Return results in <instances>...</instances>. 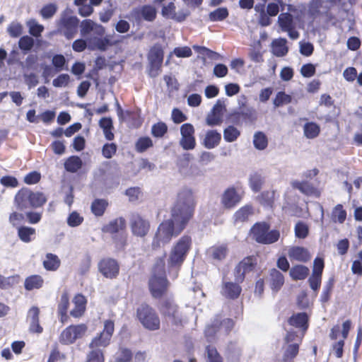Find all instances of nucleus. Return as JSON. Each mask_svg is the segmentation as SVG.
I'll return each instance as SVG.
<instances>
[{
  "label": "nucleus",
  "instance_id": "nucleus-24",
  "mask_svg": "<svg viewBox=\"0 0 362 362\" xmlns=\"http://www.w3.org/2000/svg\"><path fill=\"white\" fill-rule=\"evenodd\" d=\"M221 135L216 130H209L205 135L203 145L208 149H211L218 146L221 141Z\"/></svg>",
  "mask_w": 362,
  "mask_h": 362
},
{
  "label": "nucleus",
  "instance_id": "nucleus-43",
  "mask_svg": "<svg viewBox=\"0 0 362 362\" xmlns=\"http://www.w3.org/2000/svg\"><path fill=\"white\" fill-rule=\"evenodd\" d=\"M219 319L216 318L211 325H209L205 329V336L209 341H213L215 339V336L219 329Z\"/></svg>",
  "mask_w": 362,
  "mask_h": 362
},
{
  "label": "nucleus",
  "instance_id": "nucleus-22",
  "mask_svg": "<svg viewBox=\"0 0 362 362\" xmlns=\"http://www.w3.org/2000/svg\"><path fill=\"white\" fill-rule=\"evenodd\" d=\"M286 44L287 40L286 38L279 37L274 40L272 42V52L273 54L277 57L286 56L288 52V47Z\"/></svg>",
  "mask_w": 362,
  "mask_h": 362
},
{
  "label": "nucleus",
  "instance_id": "nucleus-59",
  "mask_svg": "<svg viewBox=\"0 0 362 362\" xmlns=\"http://www.w3.org/2000/svg\"><path fill=\"white\" fill-rule=\"evenodd\" d=\"M299 346L298 344L288 345L284 354V360L288 361L294 358L298 353Z\"/></svg>",
  "mask_w": 362,
  "mask_h": 362
},
{
  "label": "nucleus",
  "instance_id": "nucleus-9",
  "mask_svg": "<svg viewBox=\"0 0 362 362\" xmlns=\"http://www.w3.org/2000/svg\"><path fill=\"white\" fill-rule=\"evenodd\" d=\"M86 331L87 327L84 324L70 325L62 332L59 336V341L62 344H71L76 339L82 338Z\"/></svg>",
  "mask_w": 362,
  "mask_h": 362
},
{
  "label": "nucleus",
  "instance_id": "nucleus-32",
  "mask_svg": "<svg viewBox=\"0 0 362 362\" xmlns=\"http://www.w3.org/2000/svg\"><path fill=\"white\" fill-rule=\"evenodd\" d=\"M82 160L77 156H71L64 163V168L70 173H76L82 167Z\"/></svg>",
  "mask_w": 362,
  "mask_h": 362
},
{
  "label": "nucleus",
  "instance_id": "nucleus-61",
  "mask_svg": "<svg viewBox=\"0 0 362 362\" xmlns=\"http://www.w3.org/2000/svg\"><path fill=\"white\" fill-rule=\"evenodd\" d=\"M206 122V124L211 127L219 125L223 122V116L221 114H216L211 111L207 115Z\"/></svg>",
  "mask_w": 362,
  "mask_h": 362
},
{
  "label": "nucleus",
  "instance_id": "nucleus-11",
  "mask_svg": "<svg viewBox=\"0 0 362 362\" xmlns=\"http://www.w3.org/2000/svg\"><path fill=\"white\" fill-rule=\"evenodd\" d=\"M129 226L131 231L134 236L144 238L150 229V223L138 214H133L130 216Z\"/></svg>",
  "mask_w": 362,
  "mask_h": 362
},
{
  "label": "nucleus",
  "instance_id": "nucleus-46",
  "mask_svg": "<svg viewBox=\"0 0 362 362\" xmlns=\"http://www.w3.org/2000/svg\"><path fill=\"white\" fill-rule=\"evenodd\" d=\"M35 44L34 39L28 35L22 36L18 40V47L24 53L30 51Z\"/></svg>",
  "mask_w": 362,
  "mask_h": 362
},
{
  "label": "nucleus",
  "instance_id": "nucleus-38",
  "mask_svg": "<svg viewBox=\"0 0 362 362\" xmlns=\"http://www.w3.org/2000/svg\"><path fill=\"white\" fill-rule=\"evenodd\" d=\"M346 218V211L343 209V206L340 204L336 205L331 215V218L334 223H343Z\"/></svg>",
  "mask_w": 362,
  "mask_h": 362
},
{
  "label": "nucleus",
  "instance_id": "nucleus-42",
  "mask_svg": "<svg viewBox=\"0 0 362 362\" xmlns=\"http://www.w3.org/2000/svg\"><path fill=\"white\" fill-rule=\"evenodd\" d=\"M291 101V95L286 94L284 91H279L276 93V97L273 100V104L276 108L289 104Z\"/></svg>",
  "mask_w": 362,
  "mask_h": 362
},
{
  "label": "nucleus",
  "instance_id": "nucleus-33",
  "mask_svg": "<svg viewBox=\"0 0 362 362\" xmlns=\"http://www.w3.org/2000/svg\"><path fill=\"white\" fill-rule=\"evenodd\" d=\"M320 132V126L313 122H306L303 126L304 136L310 139L316 138Z\"/></svg>",
  "mask_w": 362,
  "mask_h": 362
},
{
  "label": "nucleus",
  "instance_id": "nucleus-62",
  "mask_svg": "<svg viewBox=\"0 0 362 362\" xmlns=\"http://www.w3.org/2000/svg\"><path fill=\"white\" fill-rule=\"evenodd\" d=\"M193 49L199 54L206 56L209 59H217L218 57V53H216L205 47L194 45V46H193Z\"/></svg>",
  "mask_w": 362,
  "mask_h": 362
},
{
  "label": "nucleus",
  "instance_id": "nucleus-48",
  "mask_svg": "<svg viewBox=\"0 0 362 362\" xmlns=\"http://www.w3.org/2000/svg\"><path fill=\"white\" fill-rule=\"evenodd\" d=\"M116 362H129L132 358V353L130 349L120 347L115 356Z\"/></svg>",
  "mask_w": 362,
  "mask_h": 362
},
{
  "label": "nucleus",
  "instance_id": "nucleus-64",
  "mask_svg": "<svg viewBox=\"0 0 362 362\" xmlns=\"http://www.w3.org/2000/svg\"><path fill=\"white\" fill-rule=\"evenodd\" d=\"M351 271L355 274H362V250L357 255V259L352 263Z\"/></svg>",
  "mask_w": 362,
  "mask_h": 362
},
{
  "label": "nucleus",
  "instance_id": "nucleus-18",
  "mask_svg": "<svg viewBox=\"0 0 362 362\" xmlns=\"http://www.w3.org/2000/svg\"><path fill=\"white\" fill-rule=\"evenodd\" d=\"M17 209L26 211L32 209L31 190L28 188H23L18 192L14 199Z\"/></svg>",
  "mask_w": 362,
  "mask_h": 362
},
{
  "label": "nucleus",
  "instance_id": "nucleus-60",
  "mask_svg": "<svg viewBox=\"0 0 362 362\" xmlns=\"http://www.w3.org/2000/svg\"><path fill=\"white\" fill-rule=\"evenodd\" d=\"M83 221V218L78 212H71L67 218V224L70 227H77Z\"/></svg>",
  "mask_w": 362,
  "mask_h": 362
},
{
  "label": "nucleus",
  "instance_id": "nucleus-39",
  "mask_svg": "<svg viewBox=\"0 0 362 362\" xmlns=\"http://www.w3.org/2000/svg\"><path fill=\"white\" fill-rule=\"evenodd\" d=\"M253 144L258 150H264L268 145V140L266 134L262 132H257L253 136Z\"/></svg>",
  "mask_w": 362,
  "mask_h": 362
},
{
  "label": "nucleus",
  "instance_id": "nucleus-63",
  "mask_svg": "<svg viewBox=\"0 0 362 362\" xmlns=\"http://www.w3.org/2000/svg\"><path fill=\"white\" fill-rule=\"evenodd\" d=\"M86 362H104L103 351L99 349L91 351L87 356Z\"/></svg>",
  "mask_w": 362,
  "mask_h": 362
},
{
  "label": "nucleus",
  "instance_id": "nucleus-8",
  "mask_svg": "<svg viewBox=\"0 0 362 362\" xmlns=\"http://www.w3.org/2000/svg\"><path fill=\"white\" fill-rule=\"evenodd\" d=\"M149 63L148 75L151 78L157 77L161 69L163 61V51L160 45H153L149 50L147 56Z\"/></svg>",
  "mask_w": 362,
  "mask_h": 362
},
{
  "label": "nucleus",
  "instance_id": "nucleus-4",
  "mask_svg": "<svg viewBox=\"0 0 362 362\" xmlns=\"http://www.w3.org/2000/svg\"><path fill=\"white\" fill-rule=\"evenodd\" d=\"M71 13L72 11L67 8L60 13L59 19L55 21L57 29L54 32L68 40H72L76 35L79 25V19L71 15Z\"/></svg>",
  "mask_w": 362,
  "mask_h": 362
},
{
  "label": "nucleus",
  "instance_id": "nucleus-26",
  "mask_svg": "<svg viewBox=\"0 0 362 362\" xmlns=\"http://www.w3.org/2000/svg\"><path fill=\"white\" fill-rule=\"evenodd\" d=\"M126 227V221L124 218L119 217L111 221L103 227V231L109 233H117Z\"/></svg>",
  "mask_w": 362,
  "mask_h": 362
},
{
  "label": "nucleus",
  "instance_id": "nucleus-58",
  "mask_svg": "<svg viewBox=\"0 0 362 362\" xmlns=\"http://www.w3.org/2000/svg\"><path fill=\"white\" fill-rule=\"evenodd\" d=\"M295 235L300 239L305 238L308 235V227L302 221H298L295 226Z\"/></svg>",
  "mask_w": 362,
  "mask_h": 362
},
{
  "label": "nucleus",
  "instance_id": "nucleus-3",
  "mask_svg": "<svg viewBox=\"0 0 362 362\" xmlns=\"http://www.w3.org/2000/svg\"><path fill=\"white\" fill-rule=\"evenodd\" d=\"M169 282L166 278L165 263L158 259L153 268L152 276L149 279L148 286L153 298H159L167 291Z\"/></svg>",
  "mask_w": 362,
  "mask_h": 362
},
{
  "label": "nucleus",
  "instance_id": "nucleus-53",
  "mask_svg": "<svg viewBox=\"0 0 362 362\" xmlns=\"http://www.w3.org/2000/svg\"><path fill=\"white\" fill-rule=\"evenodd\" d=\"M152 146V140L146 136L139 138L136 143L135 148L137 152L143 153Z\"/></svg>",
  "mask_w": 362,
  "mask_h": 362
},
{
  "label": "nucleus",
  "instance_id": "nucleus-14",
  "mask_svg": "<svg viewBox=\"0 0 362 362\" xmlns=\"http://www.w3.org/2000/svg\"><path fill=\"white\" fill-rule=\"evenodd\" d=\"M161 313L168 318L173 324L179 325L182 322V317L177 306L173 300L168 299L164 300L160 308Z\"/></svg>",
  "mask_w": 362,
  "mask_h": 362
},
{
  "label": "nucleus",
  "instance_id": "nucleus-56",
  "mask_svg": "<svg viewBox=\"0 0 362 362\" xmlns=\"http://www.w3.org/2000/svg\"><path fill=\"white\" fill-rule=\"evenodd\" d=\"M18 276L5 277L0 274V288L7 289L18 283Z\"/></svg>",
  "mask_w": 362,
  "mask_h": 362
},
{
  "label": "nucleus",
  "instance_id": "nucleus-52",
  "mask_svg": "<svg viewBox=\"0 0 362 362\" xmlns=\"http://www.w3.org/2000/svg\"><path fill=\"white\" fill-rule=\"evenodd\" d=\"M32 209L42 206L47 202V198L42 192H33L31 191Z\"/></svg>",
  "mask_w": 362,
  "mask_h": 362
},
{
  "label": "nucleus",
  "instance_id": "nucleus-41",
  "mask_svg": "<svg viewBox=\"0 0 362 362\" xmlns=\"http://www.w3.org/2000/svg\"><path fill=\"white\" fill-rule=\"evenodd\" d=\"M107 204L105 199H95L91 204V211L96 216H101L103 215Z\"/></svg>",
  "mask_w": 362,
  "mask_h": 362
},
{
  "label": "nucleus",
  "instance_id": "nucleus-1",
  "mask_svg": "<svg viewBox=\"0 0 362 362\" xmlns=\"http://www.w3.org/2000/svg\"><path fill=\"white\" fill-rule=\"evenodd\" d=\"M195 206L193 189L187 186L182 187L177 192L169 220L180 227V230H183L194 215Z\"/></svg>",
  "mask_w": 362,
  "mask_h": 362
},
{
  "label": "nucleus",
  "instance_id": "nucleus-30",
  "mask_svg": "<svg viewBox=\"0 0 362 362\" xmlns=\"http://www.w3.org/2000/svg\"><path fill=\"white\" fill-rule=\"evenodd\" d=\"M44 283L42 277L40 275H31L25 279L24 287L27 291L40 288Z\"/></svg>",
  "mask_w": 362,
  "mask_h": 362
},
{
  "label": "nucleus",
  "instance_id": "nucleus-34",
  "mask_svg": "<svg viewBox=\"0 0 362 362\" xmlns=\"http://www.w3.org/2000/svg\"><path fill=\"white\" fill-rule=\"evenodd\" d=\"M291 185L293 188L298 189L300 192L306 195H313L315 194L317 191L308 182L293 181Z\"/></svg>",
  "mask_w": 362,
  "mask_h": 362
},
{
  "label": "nucleus",
  "instance_id": "nucleus-44",
  "mask_svg": "<svg viewBox=\"0 0 362 362\" xmlns=\"http://www.w3.org/2000/svg\"><path fill=\"white\" fill-rule=\"evenodd\" d=\"M257 264L256 258L249 256L244 258L239 264L238 267L246 274L253 271Z\"/></svg>",
  "mask_w": 362,
  "mask_h": 362
},
{
  "label": "nucleus",
  "instance_id": "nucleus-47",
  "mask_svg": "<svg viewBox=\"0 0 362 362\" xmlns=\"http://www.w3.org/2000/svg\"><path fill=\"white\" fill-rule=\"evenodd\" d=\"M26 25L29 28V33L35 37H40L44 30V26L39 24L35 19L29 20Z\"/></svg>",
  "mask_w": 362,
  "mask_h": 362
},
{
  "label": "nucleus",
  "instance_id": "nucleus-16",
  "mask_svg": "<svg viewBox=\"0 0 362 362\" xmlns=\"http://www.w3.org/2000/svg\"><path fill=\"white\" fill-rule=\"evenodd\" d=\"M241 201V196L234 187L226 189L223 193L221 202L223 206L227 209L235 207Z\"/></svg>",
  "mask_w": 362,
  "mask_h": 362
},
{
  "label": "nucleus",
  "instance_id": "nucleus-50",
  "mask_svg": "<svg viewBox=\"0 0 362 362\" xmlns=\"http://www.w3.org/2000/svg\"><path fill=\"white\" fill-rule=\"evenodd\" d=\"M111 337H107L103 332L99 336L95 337L90 344L91 349L97 348L100 346H107L110 341Z\"/></svg>",
  "mask_w": 362,
  "mask_h": 362
},
{
  "label": "nucleus",
  "instance_id": "nucleus-17",
  "mask_svg": "<svg viewBox=\"0 0 362 362\" xmlns=\"http://www.w3.org/2000/svg\"><path fill=\"white\" fill-rule=\"evenodd\" d=\"M17 209L26 211L32 209L31 190L28 188H23L18 192L14 199Z\"/></svg>",
  "mask_w": 362,
  "mask_h": 362
},
{
  "label": "nucleus",
  "instance_id": "nucleus-51",
  "mask_svg": "<svg viewBox=\"0 0 362 362\" xmlns=\"http://www.w3.org/2000/svg\"><path fill=\"white\" fill-rule=\"evenodd\" d=\"M23 29V25L20 23L13 21L8 25L7 33L11 37L16 38L22 35Z\"/></svg>",
  "mask_w": 362,
  "mask_h": 362
},
{
  "label": "nucleus",
  "instance_id": "nucleus-13",
  "mask_svg": "<svg viewBox=\"0 0 362 362\" xmlns=\"http://www.w3.org/2000/svg\"><path fill=\"white\" fill-rule=\"evenodd\" d=\"M129 17L136 23H139L142 20L151 22L156 17V10L151 5L136 7L130 11Z\"/></svg>",
  "mask_w": 362,
  "mask_h": 362
},
{
  "label": "nucleus",
  "instance_id": "nucleus-27",
  "mask_svg": "<svg viewBox=\"0 0 362 362\" xmlns=\"http://www.w3.org/2000/svg\"><path fill=\"white\" fill-rule=\"evenodd\" d=\"M309 269L308 267L298 264L291 267L289 271V275L293 280H304L309 274Z\"/></svg>",
  "mask_w": 362,
  "mask_h": 362
},
{
  "label": "nucleus",
  "instance_id": "nucleus-6",
  "mask_svg": "<svg viewBox=\"0 0 362 362\" xmlns=\"http://www.w3.org/2000/svg\"><path fill=\"white\" fill-rule=\"evenodd\" d=\"M269 225L265 222L256 223L251 228L253 239L258 243L269 245L276 243L280 237L277 230L269 231Z\"/></svg>",
  "mask_w": 362,
  "mask_h": 362
},
{
  "label": "nucleus",
  "instance_id": "nucleus-57",
  "mask_svg": "<svg viewBox=\"0 0 362 362\" xmlns=\"http://www.w3.org/2000/svg\"><path fill=\"white\" fill-rule=\"evenodd\" d=\"M57 7L54 4L44 6L40 10V15L44 19L51 18L57 12Z\"/></svg>",
  "mask_w": 362,
  "mask_h": 362
},
{
  "label": "nucleus",
  "instance_id": "nucleus-15",
  "mask_svg": "<svg viewBox=\"0 0 362 362\" xmlns=\"http://www.w3.org/2000/svg\"><path fill=\"white\" fill-rule=\"evenodd\" d=\"M98 269L105 277L113 279L118 275L119 267L115 259L105 258L98 263Z\"/></svg>",
  "mask_w": 362,
  "mask_h": 362
},
{
  "label": "nucleus",
  "instance_id": "nucleus-40",
  "mask_svg": "<svg viewBox=\"0 0 362 362\" xmlns=\"http://www.w3.org/2000/svg\"><path fill=\"white\" fill-rule=\"evenodd\" d=\"M229 15L228 11L226 7L218 8L209 14V19L212 22L222 21Z\"/></svg>",
  "mask_w": 362,
  "mask_h": 362
},
{
  "label": "nucleus",
  "instance_id": "nucleus-7",
  "mask_svg": "<svg viewBox=\"0 0 362 362\" xmlns=\"http://www.w3.org/2000/svg\"><path fill=\"white\" fill-rule=\"evenodd\" d=\"M137 317L143 326L149 330L160 327V319L155 310L147 305H141L137 309Z\"/></svg>",
  "mask_w": 362,
  "mask_h": 362
},
{
  "label": "nucleus",
  "instance_id": "nucleus-55",
  "mask_svg": "<svg viewBox=\"0 0 362 362\" xmlns=\"http://www.w3.org/2000/svg\"><path fill=\"white\" fill-rule=\"evenodd\" d=\"M168 131L165 123L160 122L152 126L151 134L153 136L160 138L164 136Z\"/></svg>",
  "mask_w": 362,
  "mask_h": 362
},
{
  "label": "nucleus",
  "instance_id": "nucleus-12",
  "mask_svg": "<svg viewBox=\"0 0 362 362\" xmlns=\"http://www.w3.org/2000/svg\"><path fill=\"white\" fill-rule=\"evenodd\" d=\"M194 128L190 123H185L180 127L181 139L180 146L186 151L193 150L196 146Z\"/></svg>",
  "mask_w": 362,
  "mask_h": 362
},
{
  "label": "nucleus",
  "instance_id": "nucleus-54",
  "mask_svg": "<svg viewBox=\"0 0 362 362\" xmlns=\"http://www.w3.org/2000/svg\"><path fill=\"white\" fill-rule=\"evenodd\" d=\"M207 362H223V358L215 347L207 346L206 347Z\"/></svg>",
  "mask_w": 362,
  "mask_h": 362
},
{
  "label": "nucleus",
  "instance_id": "nucleus-35",
  "mask_svg": "<svg viewBox=\"0 0 362 362\" xmlns=\"http://www.w3.org/2000/svg\"><path fill=\"white\" fill-rule=\"evenodd\" d=\"M264 183L262 175L258 173H253L250 175L249 184L252 192H258L261 190Z\"/></svg>",
  "mask_w": 362,
  "mask_h": 362
},
{
  "label": "nucleus",
  "instance_id": "nucleus-25",
  "mask_svg": "<svg viewBox=\"0 0 362 362\" xmlns=\"http://www.w3.org/2000/svg\"><path fill=\"white\" fill-rule=\"evenodd\" d=\"M308 316L305 313L293 314L289 319L288 323L296 328L307 329L308 325Z\"/></svg>",
  "mask_w": 362,
  "mask_h": 362
},
{
  "label": "nucleus",
  "instance_id": "nucleus-28",
  "mask_svg": "<svg viewBox=\"0 0 362 362\" xmlns=\"http://www.w3.org/2000/svg\"><path fill=\"white\" fill-rule=\"evenodd\" d=\"M253 208L251 205H245L234 214L233 219L235 223L247 221L249 217L253 214Z\"/></svg>",
  "mask_w": 362,
  "mask_h": 362
},
{
  "label": "nucleus",
  "instance_id": "nucleus-29",
  "mask_svg": "<svg viewBox=\"0 0 362 362\" xmlns=\"http://www.w3.org/2000/svg\"><path fill=\"white\" fill-rule=\"evenodd\" d=\"M36 230L28 226H19L18 228V236L19 239L25 243H28L35 239Z\"/></svg>",
  "mask_w": 362,
  "mask_h": 362
},
{
  "label": "nucleus",
  "instance_id": "nucleus-49",
  "mask_svg": "<svg viewBox=\"0 0 362 362\" xmlns=\"http://www.w3.org/2000/svg\"><path fill=\"white\" fill-rule=\"evenodd\" d=\"M240 131L234 126H228L223 131V138L227 142L235 141L240 136Z\"/></svg>",
  "mask_w": 362,
  "mask_h": 362
},
{
  "label": "nucleus",
  "instance_id": "nucleus-31",
  "mask_svg": "<svg viewBox=\"0 0 362 362\" xmlns=\"http://www.w3.org/2000/svg\"><path fill=\"white\" fill-rule=\"evenodd\" d=\"M60 259L57 255L47 253L43 261V267L47 271H56L60 266Z\"/></svg>",
  "mask_w": 362,
  "mask_h": 362
},
{
  "label": "nucleus",
  "instance_id": "nucleus-2",
  "mask_svg": "<svg viewBox=\"0 0 362 362\" xmlns=\"http://www.w3.org/2000/svg\"><path fill=\"white\" fill-rule=\"evenodd\" d=\"M192 239L188 235L182 236L172 248L168 259V274L175 279L190 249Z\"/></svg>",
  "mask_w": 362,
  "mask_h": 362
},
{
  "label": "nucleus",
  "instance_id": "nucleus-19",
  "mask_svg": "<svg viewBox=\"0 0 362 362\" xmlns=\"http://www.w3.org/2000/svg\"><path fill=\"white\" fill-rule=\"evenodd\" d=\"M235 282L223 281L221 288V294L228 299H236L240 295L242 288Z\"/></svg>",
  "mask_w": 362,
  "mask_h": 362
},
{
  "label": "nucleus",
  "instance_id": "nucleus-23",
  "mask_svg": "<svg viewBox=\"0 0 362 362\" xmlns=\"http://www.w3.org/2000/svg\"><path fill=\"white\" fill-rule=\"evenodd\" d=\"M74 308L70 312L74 317H79L82 316L86 310V299L81 294H77L73 300Z\"/></svg>",
  "mask_w": 362,
  "mask_h": 362
},
{
  "label": "nucleus",
  "instance_id": "nucleus-10",
  "mask_svg": "<svg viewBox=\"0 0 362 362\" xmlns=\"http://www.w3.org/2000/svg\"><path fill=\"white\" fill-rule=\"evenodd\" d=\"M278 24L281 30L287 33L291 39L297 40L299 37L300 34L296 30V23L290 13H281L278 17Z\"/></svg>",
  "mask_w": 362,
  "mask_h": 362
},
{
  "label": "nucleus",
  "instance_id": "nucleus-5",
  "mask_svg": "<svg viewBox=\"0 0 362 362\" xmlns=\"http://www.w3.org/2000/svg\"><path fill=\"white\" fill-rule=\"evenodd\" d=\"M182 230L171 221L162 222L155 234L152 242V247L156 250L169 243L173 237L177 236Z\"/></svg>",
  "mask_w": 362,
  "mask_h": 362
},
{
  "label": "nucleus",
  "instance_id": "nucleus-45",
  "mask_svg": "<svg viewBox=\"0 0 362 362\" xmlns=\"http://www.w3.org/2000/svg\"><path fill=\"white\" fill-rule=\"evenodd\" d=\"M80 34L82 37H86L90 34L94 28L98 25L93 21L90 19H85L81 23L79 22Z\"/></svg>",
  "mask_w": 362,
  "mask_h": 362
},
{
  "label": "nucleus",
  "instance_id": "nucleus-36",
  "mask_svg": "<svg viewBox=\"0 0 362 362\" xmlns=\"http://www.w3.org/2000/svg\"><path fill=\"white\" fill-rule=\"evenodd\" d=\"M228 253L226 246L212 247L208 250V254L215 260L221 261L226 258Z\"/></svg>",
  "mask_w": 362,
  "mask_h": 362
},
{
  "label": "nucleus",
  "instance_id": "nucleus-20",
  "mask_svg": "<svg viewBox=\"0 0 362 362\" xmlns=\"http://www.w3.org/2000/svg\"><path fill=\"white\" fill-rule=\"evenodd\" d=\"M288 255L290 259L301 262H307L310 259L308 250L300 246H294L289 248Z\"/></svg>",
  "mask_w": 362,
  "mask_h": 362
},
{
  "label": "nucleus",
  "instance_id": "nucleus-21",
  "mask_svg": "<svg viewBox=\"0 0 362 362\" xmlns=\"http://www.w3.org/2000/svg\"><path fill=\"white\" fill-rule=\"evenodd\" d=\"M269 286L272 290L276 293L284 284L283 274L276 269H272L269 272Z\"/></svg>",
  "mask_w": 362,
  "mask_h": 362
},
{
  "label": "nucleus",
  "instance_id": "nucleus-37",
  "mask_svg": "<svg viewBox=\"0 0 362 362\" xmlns=\"http://www.w3.org/2000/svg\"><path fill=\"white\" fill-rule=\"evenodd\" d=\"M334 284V277H330L326 282L323 286L321 295H320V302L322 303H325L329 301L331 293Z\"/></svg>",
  "mask_w": 362,
  "mask_h": 362
}]
</instances>
